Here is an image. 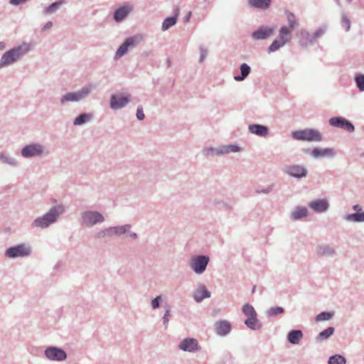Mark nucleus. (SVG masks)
<instances>
[{
  "label": "nucleus",
  "instance_id": "nucleus-1",
  "mask_svg": "<svg viewBox=\"0 0 364 364\" xmlns=\"http://www.w3.org/2000/svg\"><path fill=\"white\" fill-rule=\"evenodd\" d=\"M65 211L63 205L53 206L48 212L42 216L37 217L31 223L33 228L46 229L57 222L60 215Z\"/></svg>",
  "mask_w": 364,
  "mask_h": 364
},
{
  "label": "nucleus",
  "instance_id": "nucleus-2",
  "mask_svg": "<svg viewBox=\"0 0 364 364\" xmlns=\"http://www.w3.org/2000/svg\"><path fill=\"white\" fill-rule=\"evenodd\" d=\"M31 50L29 43H23L5 52L0 60V68L12 65L18 61Z\"/></svg>",
  "mask_w": 364,
  "mask_h": 364
},
{
  "label": "nucleus",
  "instance_id": "nucleus-3",
  "mask_svg": "<svg viewBox=\"0 0 364 364\" xmlns=\"http://www.w3.org/2000/svg\"><path fill=\"white\" fill-rule=\"evenodd\" d=\"M94 87V85L92 84L85 85L77 91L69 92L65 93L64 95L62 96L60 102L62 105L69 102H80L87 98Z\"/></svg>",
  "mask_w": 364,
  "mask_h": 364
},
{
  "label": "nucleus",
  "instance_id": "nucleus-4",
  "mask_svg": "<svg viewBox=\"0 0 364 364\" xmlns=\"http://www.w3.org/2000/svg\"><path fill=\"white\" fill-rule=\"evenodd\" d=\"M32 247L28 242H22L8 247L5 256L8 258L27 257L32 254Z\"/></svg>",
  "mask_w": 364,
  "mask_h": 364
},
{
  "label": "nucleus",
  "instance_id": "nucleus-5",
  "mask_svg": "<svg viewBox=\"0 0 364 364\" xmlns=\"http://www.w3.org/2000/svg\"><path fill=\"white\" fill-rule=\"evenodd\" d=\"M105 217L96 210H85L81 213L80 223L86 227H92L105 221Z\"/></svg>",
  "mask_w": 364,
  "mask_h": 364
},
{
  "label": "nucleus",
  "instance_id": "nucleus-6",
  "mask_svg": "<svg viewBox=\"0 0 364 364\" xmlns=\"http://www.w3.org/2000/svg\"><path fill=\"white\" fill-rule=\"evenodd\" d=\"M291 136L294 139L307 141H321L322 140L321 133L314 129L294 131L291 133Z\"/></svg>",
  "mask_w": 364,
  "mask_h": 364
},
{
  "label": "nucleus",
  "instance_id": "nucleus-7",
  "mask_svg": "<svg viewBox=\"0 0 364 364\" xmlns=\"http://www.w3.org/2000/svg\"><path fill=\"white\" fill-rule=\"evenodd\" d=\"M209 262L210 257L208 255H193L190 259L189 266L196 274H201L205 271Z\"/></svg>",
  "mask_w": 364,
  "mask_h": 364
},
{
  "label": "nucleus",
  "instance_id": "nucleus-8",
  "mask_svg": "<svg viewBox=\"0 0 364 364\" xmlns=\"http://www.w3.org/2000/svg\"><path fill=\"white\" fill-rule=\"evenodd\" d=\"M141 37L135 35L127 38L115 53L114 59L117 60L124 55L129 50L134 48L140 42Z\"/></svg>",
  "mask_w": 364,
  "mask_h": 364
},
{
  "label": "nucleus",
  "instance_id": "nucleus-9",
  "mask_svg": "<svg viewBox=\"0 0 364 364\" xmlns=\"http://www.w3.org/2000/svg\"><path fill=\"white\" fill-rule=\"evenodd\" d=\"M46 357L50 360L63 361L67 358L66 352L56 346H49L44 351Z\"/></svg>",
  "mask_w": 364,
  "mask_h": 364
},
{
  "label": "nucleus",
  "instance_id": "nucleus-10",
  "mask_svg": "<svg viewBox=\"0 0 364 364\" xmlns=\"http://www.w3.org/2000/svg\"><path fill=\"white\" fill-rule=\"evenodd\" d=\"M21 153L26 159L39 156L43 153V146L38 143L30 144L23 146Z\"/></svg>",
  "mask_w": 364,
  "mask_h": 364
},
{
  "label": "nucleus",
  "instance_id": "nucleus-11",
  "mask_svg": "<svg viewBox=\"0 0 364 364\" xmlns=\"http://www.w3.org/2000/svg\"><path fill=\"white\" fill-rule=\"evenodd\" d=\"M284 172L289 176L295 178H303L306 177L308 170L304 165L292 164L285 167Z\"/></svg>",
  "mask_w": 364,
  "mask_h": 364
},
{
  "label": "nucleus",
  "instance_id": "nucleus-12",
  "mask_svg": "<svg viewBox=\"0 0 364 364\" xmlns=\"http://www.w3.org/2000/svg\"><path fill=\"white\" fill-rule=\"evenodd\" d=\"M178 348L183 351L194 353L200 349L198 341L193 338H186L181 341Z\"/></svg>",
  "mask_w": 364,
  "mask_h": 364
},
{
  "label": "nucleus",
  "instance_id": "nucleus-13",
  "mask_svg": "<svg viewBox=\"0 0 364 364\" xmlns=\"http://www.w3.org/2000/svg\"><path fill=\"white\" fill-rule=\"evenodd\" d=\"M274 28L269 26H259L257 30L253 31L251 37L254 40H265L272 36L274 33Z\"/></svg>",
  "mask_w": 364,
  "mask_h": 364
},
{
  "label": "nucleus",
  "instance_id": "nucleus-14",
  "mask_svg": "<svg viewBox=\"0 0 364 364\" xmlns=\"http://www.w3.org/2000/svg\"><path fill=\"white\" fill-rule=\"evenodd\" d=\"M129 102V96L117 97L113 95L110 98V107L114 110L119 109L124 107Z\"/></svg>",
  "mask_w": 364,
  "mask_h": 364
},
{
  "label": "nucleus",
  "instance_id": "nucleus-15",
  "mask_svg": "<svg viewBox=\"0 0 364 364\" xmlns=\"http://www.w3.org/2000/svg\"><path fill=\"white\" fill-rule=\"evenodd\" d=\"M309 207L315 212L321 213L328 210L329 203L326 199H318L311 201L309 203Z\"/></svg>",
  "mask_w": 364,
  "mask_h": 364
},
{
  "label": "nucleus",
  "instance_id": "nucleus-16",
  "mask_svg": "<svg viewBox=\"0 0 364 364\" xmlns=\"http://www.w3.org/2000/svg\"><path fill=\"white\" fill-rule=\"evenodd\" d=\"M215 330L217 335L225 336L229 334L231 331V324L226 320L217 321L215 324Z\"/></svg>",
  "mask_w": 364,
  "mask_h": 364
},
{
  "label": "nucleus",
  "instance_id": "nucleus-17",
  "mask_svg": "<svg viewBox=\"0 0 364 364\" xmlns=\"http://www.w3.org/2000/svg\"><path fill=\"white\" fill-rule=\"evenodd\" d=\"M311 155L315 159H321L326 156L333 158L336 155V152L332 148H314L311 152Z\"/></svg>",
  "mask_w": 364,
  "mask_h": 364
},
{
  "label": "nucleus",
  "instance_id": "nucleus-18",
  "mask_svg": "<svg viewBox=\"0 0 364 364\" xmlns=\"http://www.w3.org/2000/svg\"><path fill=\"white\" fill-rule=\"evenodd\" d=\"M311 35L308 31L301 29L299 33V43L300 46L306 48L310 45H313L314 42Z\"/></svg>",
  "mask_w": 364,
  "mask_h": 364
},
{
  "label": "nucleus",
  "instance_id": "nucleus-19",
  "mask_svg": "<svg viewBox=\"0 0 364 364\" xmlns=\"http://www.w3.org/2000/svg\"><path fill=\"white\" fill-rule=\"evenodd\" d=\"M210 292L205 285H200L193 293V299L197 303H200L204 299L210 297Z\"/></svg>",
  "mask_w": 364,
  "mask_h": 364
},
{
  "label": "nucleus",
  "instance_id": "nucleus-20",
  "mask_svg": "<svg viewBox=\"0 0 364 364\" xmlns=\"http://www.w3.org/2000/svg\"><path fill=\"white\" fill-rule=\"evenodd\" d=\"M248 130L251 134L259 136H266L269 133L267 127L258 124H252L248 126Z\"/></svg>",
  "mask_w": 364,
  "mask_h": 364
},
{
  "label": "nucleus",
  "instance_id": "nucleus-21",
  "mask_svg": "<svg viewBox=\"0 0 364 364\" xmlns=\"http://www.w3.org/2000/svg\"><path fill=\"white\" fill-rule=\"evenodd\" d=\"M304 336L301 330H291L287 334V341L292 345H297Z\"/></svg>",
  "mask_w": 364,
  "mask_h": 364
},
{
  "label": "nucleus",
  "instance_id": "nucleus-22",
  "mask_svg": "<svg viewBox=\"0 0 364 364\" xmlns=\"http://www.w3.org/2000/svg\"><path fill=\"white\" fill-rule=\"evenodd\" d=\"M130 12V8L123 6L117 9L114 13V19L116 22H121L125 19Z\"/></svg>",
  "mask_w": 364,
  "mask_h": 364
},
{
  "label": "nucleus",
  "instance_id": "nucleus-23",
  "mask_svg": "<svg viewBox=\"0 0 364 364\" xmlns=\"http://www.w3.org/2000/svg\"><path fill=\"white\" fill-rule=\"evenodd\" d=\"M131 229V225L126 224L124 225L109 227L110 237L117 235L121 236L124 234L128 233Z\"/></svg>",
  "mask_w": 364,
  "mask_h": 364
},
{
  "label": "nucleus",
  "instance_id": "nucleus-24",
  "mask_svg": "<svg viewBox=\"0 0 364 364\" xmlns=\"http://www.w3.org/2000/svg\"><path fill=\"white\" fill-rule=\"evenodd\" d=\"M308 216V210L305 207L296 206L291 213V218L294 220H301Z\"/></svg>",
  "mask_w": 364,
  "mask_h": 364
},
{
  "label": "nucleus",
  "instance_id": "nucleus-25",
  "mask_svg": "<svg viewBox=\"0 0 364 364\" xmlns=\"http://www.w3.org/2000/svg\"><path fill=\"white\" fill-rule=\"evenodd\" d=\"M316 252L320 256H333L336 250L328 245H321L316 247Z\"/></svg>",
  "mask_w": 364,
  "mask_h": 364
},
{
  "label": "nucleus",
  "instance_id": "nucleus-26",
  "mask_svg": "<svg viewBox=\"0 0 364 364\" xmlns=\"http://www.w3.org/2000/svg\"><path fill=\"white\" fill-rule=\"evenodd\" d=\"M92 118L93 114L92 113H82L74 119L73 124L75 126H81L90 122Z\"/></svg>",
  "mask_w": 364,
  "mask_h": 364
},
{
  "label": "nucleus",
  "instance_id": "nucleus-27",
  "mask_svg": "<svg viewBox=\"0 0 364 364\" xmlns=\"http://www.w3.org/2000/svg\"><path fill=\"white\" fill-rule=\"evenodd\" d=\"M284 14L286 16L288 26L290 27V28H292L294 30L296 28L299 27V21L295 16V14L288 10H286L284 12Z\"/></svg>",
  "mask_w": 364,
  "mask_h": 364
},
{
  "label": "nucleus",
  "instance_id": "nucleus-28",
  "mask_svg": "<svg viewBox=\"0 0 364 364\" xmlns=\"http://www.w3.org/2000/svg\"><path fill=\"white\" fill-rule=\"evenodd\" d=\"M244 323L249 328L253 331L259 330L262 326V323L257 318V316H255L252 318H247Z\"/></svg>",
  "mask_w": 364,
  "mask_h": 364
},
{
  "label": "nucleus",
  "instance_id": "nucleus-29",
  "mask_svg": "<svg viewBox=\"0 0 364 364\" xmlns=\"http://www.w3.org/2000/svg\"><path fill=\"white\" fill-rule=\"evenodd\" d=\"M240 75H235L234 80L236 81H242L250 75L251 68L247 63H242L240 67Z\"/></svg>",
  "mask_w": 364,
  "mask_h": 364
},
{
  "label": "nucleus",
  "instance_id": "nucleus-30",
  "mask_svg": "<svg viewBox=\"0 0 364 364\" xmlns=\"http://www.w3.org/2000/svg\"><path fill=\"white\" fill-rule=\"evenodd\" d=\"M271 0H249L250 6L265 10L270 6Z\"/></svg>",
  "mask_w": 364,
  "mask_h": 364
},
{
  "label": "nucleus",
  "instance_id": "nucleus-31",
  "mask_svg": "<svg viewBox=\"0 0 364 364\" xmlns=\"http://www.w3.org/2000/svg\"><path fill=\"white\" fill-rule=\"evenodd\" d=\"M335 328L332 326L328 327L323 331L318 333L316 338V341L318 343L322 342L324 340L328 339L334 333Z\"/></svg>",
  "mask_w": 364,
  "mask_h": 364
},
{
  "label": "nucleus",
  "instance_id": "nucleus-32",
  "mask_svg": "<svg viewBox=\"0 0 364 364\" xmlns=\"http://www.w3.org/2000/svg\"><path fill=\"white\" fill-rule=\"evenodd\" d=\"M292 31L294 30L290 28V27L282 26L279 31V38L289 43L291 41V33Z\"/></svg>",
  "mask_w": 364,
  "mask_h": 364
},
{
  "label": "nucleus",
  "instance_id": "nucleus-33",
  "mask_svg": "<svg viewBox=\"0 0 364 364\" xmlns=\"http://www.w3.org/2000/svg\"><path fill=\"white\" fill-rule=\"evenodd\" d=\"M241 148L236 144H228L219 146V152L220 155L227 154L230 152H238Z\"/></svg>",
  "mask_w": 364,
  "mask_h": 364
},
{
  "label": "nucleus",
  "instance_id": "nucleus-34",
  "mask_svg": "<svg viewBox=\"0 0 364 364\" xmlns=\"http://www.w3.org/2000/svg\"><path fill=\"white\" fill-rule=\"evenodd\" d=\"M343 218L348 222L363 223L364 222V212L348 214Z\"/></svg>",
  "mask_w": 364,
  "mask_h": 364
},
{
  "label": "nucleus",
  "instance_id": "nucleus-35",
  "mask_svg": "<svg viewBox=\"0 0 364 364\" xmlns=\"http://www.w3.org/2000/svg\"><path fill=\"white\" fill-rule=\"evenodd\" d=\"M65 3L63 0H59L55 2L52 3L48 7H46L44 10V14L46 15H50L56 12V11L60 8L61 5Z\"/></svg>",
  "mask_w": 364,
  "mask_h": 364
},
{
  "label": "nucleus",
  "instance_id": "nucleus-36",
  "mask_svg": "<svg viewBox=\"0 0 364 364\" xmlns=\"http://www.w3.org/2000/svg\"><path fill=\"white\" fill-rule=\"evenodd\" d=\"M286 43H287L286 41H284L282 38H279V40H274L269 46L267 52L269 53L275 52L284 46Z\"/></svg>",
  "mask_w": 364,
  "mask_h": 364
},
{
  "label": "nucleus",
  "instance_id": "nucleus-37",
  "mask_svg": "<svg viewBox=\"0 0 364 364\" xmlns=\"http://www.w3.org/2000/svg\"><path fill=\"white\" fill-rule=\"evenodd\" d=\"M176 22L177 21L176 16H169L166 18L162 23L161 30L163 31H167L171 27L174 26L176 23Z\"/></svg>",
  "mask_w": 364,
  "mask_h": 364
},
{
  "label": "nucleus",
  "instance_id": "nucleus-38",
  "mask_svg": "<svg viewBox=\"0 0 364 364\" xmlns=\"http://www.w3.org/2000/svg\"><path fill=\"white\" fill-rule=\"evenodd\" d=\"M0 160L2 163L11 166L16 167L18 165L17 161L14 158L7 156L4 153L0 154Z\"/></svg>",
  "mask_w": 364,
  "mask_h": 364
},
{
  "label": "nucleus",
  "instance_id": "nucleus-39",
  "mask_svg": "<svg viewBox=\"0 0 364 364\" xmlns=\"http://www.w3.org/2000/svg\"><path fill=\"white\" fill-rule=\"evenodd\" d=\"M328 364H346V358L340 354H336L329 357Z\"/></svg>",
  "mask_w": 364,
  "mask_h": 364
},
{
  "label": "nucleus",
  "instance_id": "nucleus-40",
  "mask_svg": "<svg viewBox=\"0 0 364 364\" xmlns=\"http://www.w3.org/2000/svg\"><path fill=\"white\" fill-rule=\"evenodd\" d=\"M242 313L247 317V318H252L255 316H257V314L254 309V307L250 304H245L242 306Z\"/></svg>",
  "mask_w": 364,
  "mask_h": 364
},
{
  "label": "nucleus",
  "instance_id": "nucleus-41",
  "mask_svg": "<svg viewBox=\"0 0 364 364\" xmlns=\"http://www.w3.org/2000/svg\"><path fill=\"white\" fill-rule=\"evenodd\" d=\"M284 312V309L281 306H272L267 309L266 314L268 317L276 316L279 314H282Z\"/></svg>",
  "mask_w": 364,
  "mask_h": 364
},
{
  "label": "nucleus",
  "instance_id": "nucleus-42",
  "mask_svg": "<svg viewBox=\"0 0 364 364\" xmlns=\"http://www.w3.org/2000/svg\"><path fill=\"white\" fill-rule=\"evenodd\" d=\"M346 119L341 117H335L329 119V124L334 127L341 128L343 127V124Z\"/></svg>",
  "mask_w": 364,
  "mask_h": 364
},
{
  "label": "nucleus",
  "instance_id": "nucleus-43",
  "mask_svg": "<svg viewBox=\"0 0 364 364\" xmlns=\"http://www.w3.org/2000/svg\"><path fill=\"white\" fill-rule=\"evenodd\" d=\"M354 80L359 91L364 92V74H356Z\"/></svg>",
  "mask_w": 364,
  "mask_h": 364
},
{
  "label": "nucleus",
  "instance_id": "nucleus-44",
  "mask_svg": "<svg viewBox=\"0 0 364 364\" xmlns=\"http://www.w3.org/2000/svg\"><path fill=\"white\" fill-rule=\"evenodd\" d=\"M333 315H334L333 312L323 311L316 316V321H329L333 318Z\"/></svg>",
  "mask_w": 364,
  "mask_h": 364
},
{
  "label": "nucleus",
  "instance_id": "nucleus-45",
  "mask_svg": "<svg viewBox=\"0 0 364 364\" xmlns=\"http://www.w3.org/2000/svg\"><path fill=\"white\" fill-rule=\"evenodd\" d=\"M164 309H165V314L162 318V320H163V324L165 327V328L166 329L168 328V316H171V306L168 304H166L165 306H164Z\"/></svg>",
  "mask_w": 364,
  "mask_h": 364
},
{
  "label": "nucleus",
  "instance_id": "nucleus-46",
  "mask_svg": "<svg viewBox=\"0 0 364 364\" xmlns=\"http://www.w3.org/2000/svg\"><path fill=\"white\" fill-rule=\"evenodd\" d=\"M341 23L346 31H348L350 30L351 22L346 13L342 14Z\"/></svg>",
  "mask_w": 364,
  "mask_h": 364
},
{
  "label": "nucleus",
  "instance_id": "nucleus-47",
  "mask_svg": "<svg viewBox=\"0 0 364 364\" xmlns=\"http://www.w3.org/2000/svg\"><path fill=\"white\" fill-rule=\"evenodd\" d=\"M219 152V147L213 148L209 147L203 149V153L205 156H220V154Z\"/></svg>",
  "mask_w": 364,
  "mask_h": 364
},
{
  "label": "nucleus",
  "instance_id": "nucleus-48",
  "mask_svg": "<svg viewBox=\"0 0 364 364\" xmlns=\"http://www.w3.org/2000/svg\"><path fill=\"white\" fill-rule=\"evenodd\" d=\"M325 28L319 27L317 28L316 31L311 35L314 43H315L316 41L325 33Z\"/></svg>",
  "mask_w": 364,
  "mask_h": 364
},
{
  "label": "nucleus",
  "instance_id": "nucleus-49",
  "mask_svg": "<svg viewBox=\"0 0 364 364\" xmlns=\"http://www.w3.org/2000/svg\"><path fill=\"white\" fill-rule=\"evenodd\" d=\"M342 129H343L344 130H346L347 132H353L354 130H355V127L354 125L350 122L348 121V119H346L344 124H343V127H342Z\"/></svg>",
  "mask_w": 364,
  "mask_h": 364
},
{
  "label": "nucleus",
  "instance_id": "nucleus-50",
  "mask_svg": "<svg viewBox=\"0 0 364 364\" xmlns=\"http://www.w3.org/2000/svg\"><path fill=\"white\" fill-rule=\"evenodd\" d=\"M162 300L161 295L157 296L156 298L151 300V305L154 309H156L160 306V302Z\"/></svg>",
  "mask_w": 364,
  "mask_h": 364
},
{
  "label": "nucleus",
  "instance_id": "nucleus-51",
  "mask_svg": "<svg viewBox=\"0 0 364 364\" xmlns=\"http://www.w3.org/2000/svg\"><path fill=\"white\" fill-rule=\"evenodd\" d=\"M97 237L98 238H104L105 237H110L109 227L105 228V229L100 230V232H98L97 234Z\"/></svg>",
  "mask_w": 364,
  "mask_h": 364
},
{
  "label": "nucleus",
  "instance_id": "nucleus-52",
  "mask_svg": "<svg viewBox=\"0 0 364 364\" xmlns=\"http://www.w3.org/2000/svg\"><path fill=\"white\" fill-rule=\"evenodd\" d=\"M273 186L274 185L272 184V185H269L267 187H266L265 188H262V189H257L255 191V192L257 193V194H260V193H264V194H267V193H269L270 192L272 191L273 190Z\"/></svg>",
  "mask_w": 364,
  "mask_h": 364
},
{
  "label": "nucleus",
  "instance_id": "nucleus-53",
  "mask_svg": "<svg viewBox=\"0 0 364 364\" xmlns=\"http://www.w3.org/2000/svg\"><path fill=\"white\" fill-rule=\"evenodd\" d=\"M136 117L139 120H143L145 118L142 106L139 105L137 107Z\"/></svg>",
  "mask_w": 364,
  "mask_h": 364
},
{
  "label": "nucleus",
  "instance_id": "nucleus-54",
  "mask_svg": "<svg viewBox=\"0 0 364 364\" xmlns=\"http://www.w3.org/2000/svg\"><path fill=\"white\" fill-rule=\"evenodd\" d=\"M200 56L199 62L202 63L204 60V58H205L208 51L206 49L203 48V47L200 48Z\"/></svg>",
  "mask_w": 364,
  "mask_h": 364
},
{
  "label": "nucleus",
  "instance_id": "nucleus-55",
  "mask_svg": "<svg viewBox=\"0 0 364 364\" xmlns=\"http://www.w3.org/2000/svg\"><path fill=\"white\" fill-rule=\"evenodd\" d=\"M215 203L221 205V207L225 209V210H230L231 209V206L229 204L226 203L215 201Z\"/></svg>",
  "mask_w": 364,
  "mask_h": 364
},
{
  "label": "nucleus",
  "instance_id": "nucleus-56",
  "mask_svg": "<svg viewBox=\"0 0 364 364\" xmlns=\"http://www.w3.org/2000/svg\"><path fill=\"white\" fill-rule=\"evenodd\" d=\"M27 0H9V4L15 6L20 5L21 4L25 3Z\"/></svg>",
  "mask_w": 364,
  "mask_h": 364
},
{
  "label": "nucleus",
  "instance_id": "nucleus-57",
  "mask_svg": "<svg viewBox=\"0 0 364 364\" xmlns=\"http://www.w3.org/2000/svg\"><path fill=\"white\" fill-rule=\"evenodd\" d=\"M191 15H192V12L188 11L187 13V14L186 15V16H184V18H183V23H188L191 19Z\"/></svg>",
  "mask_w": 364,
  "mask_h": 364
},
{
  "label": "nucleus",
  "instance_id": "nucleus-58",
  "mask_svg": "<svg viewBox=\"0 0 364 364\" xmlns=\"http://www.w3.org/2000/svg\"><path fill=\"white\" fill-rule=\"evenodd\" d=\"M179 14H180V9L178 6H176L175 9H173V16H176V20H177Z\"/></svg>",
  "mask_w": 364,
  "mask_h": 364
},
{
  "label": "nucleus",
  "instance_id": "nucleus-59",
  "mask_svg": "<svg viewBox=\"0 0 364 364\" xmlns=\"http://www.w3.org/2000/svg\"><path fill=\"white\" fill-rule=\"evenodd\" d=\"M53 26V22L52 21H48L47 22L43 27V31H46L47 29H49L51 27Z\"/></svg>",
  "mask_w": 364,
  "mask_h": 364
},
{
  "label": "nucleus",
  "instance_id": "nucleus-60",
  "mask_svg": "<svg viewBox=\"0 0 364 364\" xmlns=\"http://www.w3.org/2000/svg\"><path fill=\"white\" fill-rule=\"evenodd\" d=\"M353 208L354 210L357 211V213H361L360 211L362 210V207L360 205L355 204L353 205Z\"/></svg>",
  "mask_w": 364,
  "mask_h": 364
},
{
  "label": "nucleus",
  "instance_id": "nucleus-61",
  "mask_svg": "<svg viewBox=\"0 0 364 364\" xmlns=\"http://www.w3.org/2000/svg\"><path fill=\"white\" fill-rule=\"evenodd\" d=\"M129 237L132 239H136L137 238V234L136 232H128Z\"/></svg>",
  "mask_w": 364,
  "mask_h": 364
},
{
  "label": "nucleus",
  "instance_id": "nucleus-62",
  "mask_svg": "<svg viewBox=\"0 0 364 364\" xmlns=\"http://www.w3.org/2000/svg\"><path fill=\"white\" fill-rule=\"evenodd\" d=\"M6 44L4 42H0V50H3L5 48Z\"/></svg>",
  "mask_w": 364,
  "mask_h": 364
},
{
  "label": "nucleus",
  "instance_id": "nucleus-63",
  "mask_svg": "<svg viewBox=\"0 0 364 364\" xmlns=\"http://www.w3.org/2000/svg\"><path fill=\"white\" fill-rule=\"evenodd\" d=\"M166 64H167V66H168V67H171V60H170L169 58H168V59L166 60Z\"/></svg>",
  "mask_w": 364,
  "mask_h": 364
},
{
  "label": "nucleus",
  "instance_id": "nucleus-64",
  "mask_svg": "<svg viewBox=\"0 0 364 364\" xmlns=\"http://www.w3.org/2000/svg\"><path fill=\"white\" fill-rule=\"evenodd\" d=\"M335 1V3L339 6H341V1L340 0H333Z\"/></svg>",
  "mask_w": 364,
  "mask_h": 364
}]
</instances>
